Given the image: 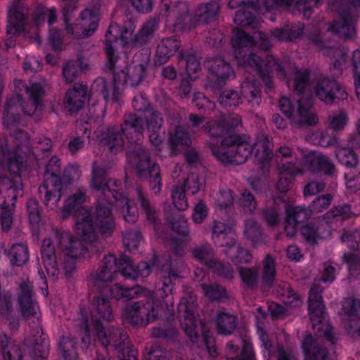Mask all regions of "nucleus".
<instances>
[{"label": "nucleus", "mask_w": 360, "mask_h": 360, "mask_svg": "<svg viewBox=\"0 0 360 360\" xmlns=\"http://www.w3.org/2000/svg\"><path fill=\"white\" fill-rule=\"evenodd\" d=\"M231 44L234 49L236 58L238 65L245 68H251L255 70L259 77L270 89L272 82L270 73L276 71V74L282 78L286 75L285 64L278 63L273 56L266 55L264 59L250 51L248 48L255 44L254 36H250L238 27L233 29Z\"/></svg>", "instance_id": "1"}, {"label": "nucleus", "mask_w": 360, "mask_h": 360, "mask_svg": "<svg viewBox=\"0 0 360 360\" xmlns=\"http://www.w3.org/2000/svg\"><path fill=\"white\" fill-rule=\"evenodd\" d=\"M269 137L262 134L257 141L251 145L243 136L234 134L226 137L219 145H211L212 155L224 165H240L244 163L254 150L256 156L262 153V158L268 157L271 153Z\"/></svg>", "instance_id": "2"}, {"label": "nucleus", "mask_w": 360, "mask_h": 360, "mask_svg": "<svg viewBox=\"0 0 360 360\" xmlns=\"http://www.w3.org/2000/svg\"><path fill=\"white\" fill-rule=\"evenodd\" d=\"M94 329L102 347L111 346L118 360H136L137 350L134 349L129 336L122 329L112 328L108 334L101 321H94Z\"/></svg>", "instance_id": "3"}, {"label": "nucleus", "mask_w": 360, "mask_h": 360, "mask_svg": "<svg viewBox=\"0 0 360 360\" xmlns=\"http://www.w3.org/2000/svg\"><path fill=\"white\" fill-rule=\"evenodd\" d=\"M10 183H0V224L4 232H8L13 224L15 202L18 198L23 195L20 181H15L14 188Z\"/></svg>", "instance_id": "4"}, {"label": "nucleus", "mask_w": 360, "mask_h": 360, "mask_svg": "<svg viewBox=\"0 0 360 360\" xmlns=\"http://www.w3.org/2000/svg\"><path fill=\"white\" fill-rule=\"evenodd\" d=\"M313 92L319 101L328 105L347 98L345 89L333 77L320 76L316 78L313 83Z\"/></svg>", "instance_id": "5"}, {"label": "nucleus", "mask_w": 360, "mask_h": 360, "mask_svg": "<svg viewBox=\"0 0 360 360\" xmlns=\"http://www.w3.org/2000/svg\"><path fill=\"white\" fill-rule=\"evenodd\" d=\"M54 234L58 245L68 257H84L89 255V252H98L101 248L98 239L96 243L90 245L82 238H74L69 232L63 230L55 229Z\"/></svg>", "instance_id": "6"}, {"label": "nucleus", "mask_w": 360, "mask_h": 360, "mask_svg": "<svg viewBox=\"0 0 360 360\" xmlns=\"http://www.w3.org/2000/svg\"><path fill=\"white\" fill-rule=\"evenodd\" d=\"M122 316L131 324L137 326H146L150 322L155 320L158 316L153 299L144 296L143 300L127 305Z\"/></svg>", "instance_id": "7"}, {"label": "nucleus", "mask_w": 360, "mask_h": 360, "mask_svg": "<svg viewBox=\"0 0 360 360\" xmlns=\"http://www.w3.org/2000/svg\"><path fill=\"white\" fill-rule=\"evenodd\" d=\"M115 202L118 200H115L114 198H112L111 202L107 198H98L94 213V222L103 238L110 237L115 230L116 224L111 207V205Z\"/></svg>", "instance_id": "8"}, {"label": "nucleus", "mask_w": 360, "mask_h": 360, "mask_svg": "<svg viewBox=\"0 0 360 360\" xmlns=\"http://www.w3.org/2000/svg\"><path fill=\"white\" fill-rule=\"evenodd\" d=\"M23 108H29L27 105L22 104V96L20 94L15 98L8 99L5 105L4 124L9 131L11 136L17 139L26 138V134L18 127L20 112H24Z\"/></svg>", "instance_id": "9"}, {"label": "nucleus", "mask_w": 360, "mask_h": 360, "mask_svg": "<svg viewBox=\"0 0 360 360\" xmlns=\"http://www.w3.org/2000/svg\"><path fill=\"white\" fill-rule=\"evenodd\" d=\"M241 123V118L236 114L221 115L219 117L207 121L201 129L212 138L224 136L222 141L232 130ZM233 134H231L232 135Z\"/></svg>", "instance_id": "10"}, {"label": "nucleus", "mask_w": 360, "mask_h": 360, "mask_svg": "<svg viewBox=\"0 0 360 360\" xmlns=\"http://www.w3.org/2000/svg\"><path fill=\"white\" fill-rule=\"evenodd\" d=\"M196 302L195 296L187 295L181 300L178 305L181 327L193 342H195L198 338L195 330Z\"/></svg>", "instance_id": "11"}, {"label": "nucleus", "mask_w": 360, "mask_h": 360, "mask_svg": "<svg viewBox=\"0 0 360 360\" xmlns=\"http://www.w3.org/2000/svg\"><path fill=\"white\" fill-rule=\"evenodd\" d=\"M112 179L108 177V168L105 165H98L96 162L93 164L91 187V188L101 192L98 197L107 198L109 202L112 198L118 200L122 198V193L115 189H111L110 183Z\"/></svg>", "instance_id": "12"}, {"label": "nucleus", "mask_w": 360, "mask_h": 360, "mask_svg": "<svg viewBox=\"0 0 360 360\" xmlns=\"http://www.w3.org/2000/svg\"><path fill=\"white\" fill-rule=\"evenodd\" d=\"M75 231L77 234L90 245L97 243V233L95 231L94 214L86 207L78 209L75 214Z\"/></svg>", "instance_id": "13"}, {"label": "nucleus", "mask_w": 360, "mask_h": 360, "mask_svg": "<svg viewBox=\"0 0 360 360\" xmlns=\"http://www.w3.org/2000/svg\"><path fill=\"white\" fill-rule=\"evenodd\" d=\"M309 314L312 328L316 335L323 336L332 345L335 343L333 327L326 321L325 305H309Z\"/></svg>", "instance_id": "14"}, {"label": "nucleus", "mask_w": 360, "mask_h": 360, "mask_svg": "<svg viewBox=\"0 0 360 360\" xmlns=\"http://www.w3.org/2000/svg\"><path fill=\"white\" fill-rule=\"evenodd\" d=\"M28 16V8L21 0H13L8 8V35H16L25 30V25Z\"/></svg>", "instance_id": "15"}, {"label": "nucleus", "mask_w": 360, "mask_h": 360, "mask_svg": "<svg viewBox=\"0 0 360 360\" xmlns=\"http://www.w3.org/2000/svg\"><path fill=\"white\" fill-rule=\"evenodd\" d=\"M120 127L129 143L139 142L145 130L143 117L136 112H127L123 116Z\"/></svg>", "instance_id": "16"}, {"label": "nucleus", "mask_w": 360, "mask_h": 360, "mask_svg": "<svg viewBox=\"0 0 360 360\" xmlns=\"http://www.w3.org/2000/svg\"><path fill=\"white\" fill-rule=\"evenodd\" d=\"M351 6H347L339 10L340 16L335 20L329 29L340 37L345 39H352L356 37L354 19L351 14Z\"/></svg>", "instance_id": "17"}, {"label": "nucleus", "mask_w": 360, "mask_h": 360, "mask_svg": "<svg viewBox=\"0 0 360 360\" xmlns=\"http://www.w3.org/2000/svg\"><path fill=\"white\" fill-rule=\"evenodd\" d=\"M304 167L312 174H323L332 176L335 172V165L329 158L321 153L313 151L304 158Z\"/></svg>", "instance_id": "18"}, {"label": "nucleus", "mask_w": 360, "mask_h": 360, "mask_svg": "<svg viewBox=\"0 0 360 360\" xmlns=\"http://www.w3.org/2000/svg\"><path fill=\"white\" fill-rule=\"evenodd\" d=\"M44 179L39 186L38 192L47 209L55 210L58 206L63 193V184L58 179Z\"/></svg>", "instance_id": "19"}, {"label": "nucleus", "mask_w": 360, "mask_h": 360, "mask_svg": "<svg viewBox=\"0 0 360 360\" xmlns=\"http://www.w3.org/2000/svg\"><path fill=\"white\" fill-rule=\"evenodd\" d=\"M88 98V86L84 83H75L65 94L64 107L70 113L77 112L84 108Z\"/></svg>", "instance_id": "20"}, {"label": "nucleus", "mask_w": 360, "mask_h": 360, "mask_svg": "<svg viewBox=\"0 0 360 360\" xmlns=\"http://www.w3.org/2000/svg\"><path fill=\"white\" fill-rule=\"evenodd\" d=\"M126 156L129 164L135 167L136 175L144 174L145 169L152 165L148 150L139 142L130 143L127 147Z\"/></svg>", "instance_id": "21"}, {"label": "nucleus", "mask_w": 360, "mask_h": 360, "mask_svg": "<svg viewBox=\"0 0 360 360\" xmlns=\"http://www.w3.org/2000/svg\"><path fill=\"white\" fill-rule=\"evenodd\" d=\"M285 212L284 230L289 237L294 236L297 233V226L307 222L312 214L309 207L302 206L288 207Z\"/></svg>", "instance_id": "22"}, {"label": "nucleus", "mask_w": 360, "mask_h": 360, "mask_svg": "<svg viewBox=\"0 0 360 360\" xmlns=\"http://www.w3.org/2000/svg\"><path fill=\"white\" fill-rule=\"evenodd\" d=\"M205 66L211 75L217 79V87L221 88L231 75L233 70L230 64L222 57L207 59L205 61Z\"/></svg>", "instance_id": "23"}, {"label": "nucleus", "mask_w": 360, "mask_h": 360, "mask_svg": "<svg viewBox=\"0 0 360 360\" xmlns=\"http://www.w3.org/2000/svg\"><path fill=\"white\" fill-rule=\"evenodd\" d=\"M102 262L100 269L91 276L94 285L98 288H101L103 283L111 282L119 271L117 258L114 255L105 256Z\"/></svg>", "instance_id": "24"}, {"label": "nucleus", "mask_w": 360, "mask_h": 360, "mask_svg": "<svg viewBox=\"0 0 360 360\" xmlns=\"http://www.w3.org/2000/svg\"><path fill=\"white\" fill-rule=\"evenodd\" d=\"M221 11L219 0H210L198 6L193 20L201 25H211L216 22Z\"/></svg>", "instance_id": "25"}, {"label": "nucleus", "mask_w": 360, "mask_h": 360, "mask_svg": "<svg viewBox=\"0 0 360 360\" xmlns=\"http://www.w3.org/2000/svg\"><path fill=\"white\" fill-rule=\"evenodd\" d=\"M41 256L43 265L49 276L54 278L59 273L57 262L58 253L51 238H45L41 247Z\"/></svg>", "instance_id": "26"}, {"label": "nucleus", "mask_w": 360, "mask_h": 360, "mask_svg": "<svg viewBox=\"0 0 360 360\" xmlns=\"http://www.w3.org/2000/svg\"><path fill=\"white\" fill-rule=\"evenodd\" d=\"M343 311L349 317L346 328L347 333L353 337L360 336V302L353 298L347 299L343 304Z\"/></svg>", "instance_id": "27"}, {"label": "nucleus", "mask_w": 360, "mask_h": 360, "mask_svg": "<svg viewBox=\"0 0 360 360\" xmlns=\"http://www.w3.org/2000/svg\"><path fill=\"white\" fill-rule=\"evenodd\" d=\"M124 133L122 131L121 127L118 128L115 126L106 127L101 134V141L112 154H117L122 151L124 148Z\"/></svg>", "instance_id": "28"}, {"label": "nucleus", "mask_w": 360, "mask_h": 360, "mask_svg": "<svg viewBox=\"0 0 360 360\" xmlns=\"http://www.w3.org/2000/svg\"><path fill=\"white\" fill-rule=\"evenodd\" d=\"M191 257L205 266L210 268L214 263L217 254L213 246L207 241L194 245L189 250Z\"/></svg>", "instance_id": "29"}, {"label": "nucleus", "mask_w": 360, "mask_h": 360, "mask_svg": "<svg viewBox=\"0 0 360 360\" xmlns=\"http://www.w3.org/2000/svg\"><path fill=\"white\" fill-rule=\"evenodd\" d=\"M180 46L181 43L176 39L168 37L162 39L157 46L154 65L160 66L166 63L176 53Z\"/></svg>", "instance_id": "30"}, {"label": "nucleus", "mask_w": 360, "mask_h": 360, "mask_svg": "<svg viewBox=\"0 0 360 360\" xmlns=\"http://www.w3.org/2000/svg\"><path fill=\"white\" fill-rule=\"evenodd\" d=\"M302 347L305 355V360H327L328 350L320 345L316 340L314 339L310 333L305 334Z\"/></svg>", "instance_id": "31"}, {"label": "nucleus", "mask_w": 360, "mask_h": 360, "mask_svg": "<svg viewBox=\"0 0 360 360\" xmlns=\"http://www.w3.org/2000/svg\"><path fill=\"white\" fill-rule=\"evenodd\" d=\"M102 292L105 294V297L108 296L116 300H120L122 298L131 300L139 297L141 295H145L146 291H145L139 285H136L132 288H124L120 284H115L114 285L104 284Z\"/></svg>", "instance_id": "32"}, {"label": "nucleus", "mask_w": 360, "mask_h": 360, "mask_svg": "<svg viewBox=\"0 0 360 360\" xmlns=\"http://www.w3.org/2000/svg\"><path fill=\"white\" fill-rule=\"evenodd\" d=\"M276 262L274 257L268 254L262 262L261 283L264 288L269 289L276 283Z\"/></svg>", "instance_id": "33"}, {"label": "nucleus", "mask_w": 360, "mask_h": 360, "mask_svg": "<svg viewBox=\"0 0 360 360\" xmlns=\"http://www.w3.org/2000/svg\"><path fill=\"white\" fill-rule=\"evenodd\" d=\"M89 69V65L83 58L79 57L77 60L67 62L63 68V75L67 83H72L78 78L81 74Z\"/></svg>", "instance_id": "34"}, {"label": "nucleus", "mask_w": 360, "mask_h": 360, "mask_svg": "<svg viewBox=\"0 0 360 360\" xmlns=\"http://www.w3.org/2000/svg\"><path fill=\"white\" fill-rule=\"evenodd\" d=\"M304 24L299 22L297 24L285 25L280 28L271 31L272 37L283 41H292L298 39L303 33Z\"/></svg>", "instance_id": "35"}, {"label": "nucleus", "mask_w": 360, "mask_h": 360, "mask_svg": "<svg viewBox=\"0 0 360 360\" xmlns=\"http://www.w3.org/2000/svg\"><path fill=\"white\" fill-rule=\"evenodd\" d=\"M92 305L93 311L96 317L93 322L95 320L101 321L100 319L110 321L113 319L111 302L105 295H100L94 297Z\"/></svg>", "instance_id": "36"}, {"label": "nucleus", "mask_w": 360, "mask_h": 360, "mask_svg": "<svg viewBox=\"0 0 360 360\" xmlns=\"http://www.w3.org/2000/svg\"><path fill=\"white\" fill-rule=\"evenodd\" d=\"M250 9L255 10V8L252 2L248 1L243 10L236 13L234 22L241 27L256 30L259 28L260 22Z\"/></svg>", "instance_id": "37"}, {"label": "nucleus", "mask_w": 360, "mask_h": 360, "mask_svg": "<svg viewBox=\"0 0 360 360\" xmlns=\"http://www.w3.org/2000/svg\"><path fill=\"white\" fill-rule=\"evenodd\" d=\"M25 91L29 96V103L27 108H23L24 113L29 116L34 114L37 107L41 103V100L45 95L44 87L39 83L32 84L29 86L25 87Z\"/></svg>", "instance_id": "38"}, {"label": "nucleus", "mask_w": 360, "mask_h": 360, "mask_svg": "<svg viewBox=\"0 0 360 360\" xmlns=\"http://www.w3.org/2000/svg\"><path fill=\"white\" fill-rule=\"evenodd\" d=\"M354 215V214L352 211L351 205L345 203L334 206L323 215V219L327 224H333L351 219Z\"/></svg>", "instance_id": "39"}, {"label": "nucleus", "mask_w": 360, "mask_h": 360, "mask_svg": "<svg viewBox=\"0 0 360 360\" xmlns=\"http://www.w3.org/2000/svg\"><path fill=\"white\" fill-rule=\"evenodd\" d=\"M141 179H147L149 182V186L155 195L160 193L162 189V176L160 166L156 163H153L148 169H145L144 174L137 175Z\"/></svg>", "instance_id": "40"}, {"label": "nucleus", "mask_w": 360, "mask_h": 360, "mask_svg": "<svg viewBox=\"0 0 360 360\" xmlns=\"http://www.w3.org/2000/svg\"><path fill=\"white\" fill-rule=\"evenodd\" d=\"M158 27V21L155 19L147 20L141 27L139 32L131 39L135 46H142L147 44L152 39Z\"/></svg>", "instance_id": "41"}, {"label": "nucleus", "mask_w": 360, "mask_h": 360, "mask_svg": "<svg viewBox=\"0 0 360 360\" xmlns=\"http://www.w3.org/2000/svg\"><path fill=\"white\" fill-rule=\"evenodd\" d=\"M86 200V195L84 192L78 191L70 195L65 202L61 209L63 219H67L70 215L75 217L76 211L82 207L81 205Z\"/></svg>", "instance_id": "42"}, {"label": "nucleus", "mask_w": 360, "mask_h": 360, "mask_svg": "<svg viewBox=\"0 0 360 360\" xmlns=\"http://www.w3.org/2000/svg\"><path fill=\"white\" fill-rule=\"evenodd\" d=\"M169 142L172 155L176 154V147L179 145L188 146L191 140L188 133L183 127L176 126L175 128L169 131Z\"/></svg>", "instance_id": "43"}, {"label": "nucleus", "mask_w": 360, "mask_h": 360, "mask_svg": "<svg viewBox=\"0 0 360 360\" xmlns=\"http://www.w3.org/2000/svg\"><path fill=\"white\" fill-rule=\"evenodd\" d=\"M298 119L295 121L299 126H311L316 124L318 118L311 111V105L307 100L301 98L298 101Z\"/></svg>", "instance_id": "44"}, {"label": "nucleus", "mask_w": 360, "mask_h": 360, "mask_svg": "<svg viewBox=\"0 0 360 360\" xmlns=\"http://www.w3.org/2000/svg\"><path fill=\"white\" fill-rule=\"evenodd\" d=\"M216 323L218 333L230 335L236 328L237 318L230 313L221 311L217 315Z\"/></svg>", "instance_id": "45"}, {"label": "nucleus", "mask_w": 360, "mask_h": 360, "mask_svg": "<svg viewBox=\"0 0 360 360\" xmlns=\"http://www.w3.org/2000/svg\"><path fill=\"white\" fill-rule=\"evenodd\" d=\"M58 349L66 360H78L77 340L71 335H62L58 342Z\"/></svg>", "instance_id": "46"}, {"label": "nucleus", "mask_w": 360, "mask_h": 360, "mask_svg": "<svg viewBox=\"0 0 360 360\" xmlns=\"http://www.w3.org/2000/svg\"><path fill=\"white\" fill-rule=\"evenodd\" d=\"M8 255L13 266H21L29 260L28 248L25 244H14L9 250Z\"/></svg>", "instance_id": "47"}, {"label": "nucleus", "mask_w": 360, "mask_h": 360, "mask_svg": "<svg viewBox=\"0 0 360 360\" xmlns=\"http://www.w3.org/2000/svg\"><path fill=\"white\" fill-rule=\"evenodd\" d=\"M80 20L84 35L89 37L96 30L99 22V17L95 11L91 9H85L80 14Z\"/></svg>", "instance_id": "48"}, {"label": "nucleus", "mask_w": 360, "mask_h": 360, "mask_svg": "<svg viewBox=\"0 0 360 360\" xmlns=\"http://www.w3.org/2000/svg\"><path fill=\"white\" fill-rule=\"evenodd\" d=\"M136 191L137 199L140 202L141 208L144 211L147 221L155 224L158 219V214L156 209L150 204L147 195L144 193L141 187H136Z\"/></svg>", "instance_id": "49"}, {"label": "nucleus", "mask_w": 360, "mask_h": 360, "mask_svg": "<svg viewBox=\"0 0 360 360\" xmlns=\"http://www.w3.org/2000/svg\"><path fill=\"white\" fill-rule=\"evenodd\" d=\"M259 267H243L238 266V271L243 283L250 289L257 287L259 282Z\"/></svg>", "instance_id": "50"}, {"label": "nucleus", "mask_w": 360, "mask_h": 360, "mask_svg": "<svg viewBox=\"0 0 360 360\" xmlns=\"http://www.w3.org/2000/svg\"><path fill=\"white\" fill-rule=\"evenodd\" d=\"M241 96L252 105V107H257L261 103V91L252 82H245L241 86Z\"/></svg>", "instance_id": "51"}, {"label": "nucleus", "mask_w": 360, "mask_h": 360, "mask_svg": "<svg viewBox=\"0 0 360 360\" xmlns=\"http://www.w3.org/2000/svg\"><path fill=\"white\" fill-rule=\"evenodd\" d=\"M167 221L174 231L185 237L189 236L188 222L179 211L168 214Z\"/></svg>", "instance_id": "52"}, {"label": "nucleus", "mask_w": 360, "mask_h": 360, "mask_svg": "<svg viewBox=\"0 0 360 360\" xmlns=\"http://www.w3.org/2000/svg\"><path fill=\"white\" fill-rule=\"evenodd\" d=\"M244 234L253 245L260 243L262 239V229L260 224L254 219L245 221Z\"/></svg>", "instance_id": "53"}, {"label": "nucleus", "mask_w": 360, "mask_h": 360, "mask_svg": "<svg viewBox=\"0 0 360 360\" xmlns=\"http://www.w3.org/2000/svg\"><path fill=\"white\" fill-rule=\"evenodd\" d=\"M180 279L179 275L172 269L168 272H165L161 276V287L160 291L162 292V297H167L173 292V287L176 281Z\"/></svg>", "instance_id": "54"}, {"label": "nucleus", "mask_w": 360, "mask_h": 360, "mask_svg": "<svg viewBox=\"0 0 360 360\" xmlns=\"http://www.w3.org/2000/svg\"><path fill=\"white\" fill-rule=\"evenodd\" d=\"M0 346L4 360H21L22 352L20 347L9 344L6 335L0 337Z\"/></svg>", "instance_id": "55"}, {"label": "nucleus", "mask_w": 360, "mask_h": 360, "mask_svg": "<svg viewBox=\"0 0 360 360\" xmlns=\"http://www.w3.org/2000/svg\"><path fill=\"white\" fill-rule=\"evenodd\" d=\"M336 156L339 161L347 168H356L359 165L358 155L350 147L339 148Z\"/></svg>", "instance_id": "56"}, {"label": "nucleus", "mask_w": 360, "mask_h": 360, "mask_svg": "<svg viewBox=\"0 0 360 360\" xmlns=\"http://www.w3.org/2000/svg\"><path fill=\"white\" fill-rule=\"evenodd\" d=\"M307 37L311 44L320 51H323L326 55L335 54L339 52V50L334 45H331L328 41H323L318 31L309 33Z\"/></svg>", "instance_id": "57"}, {"label": "nucleus", "mask_w": 360, "mask_h": 360, "mask_svg": "<svg viewBox=\"0 0 360 360\" xmlns=\"http://www.w3.org/2000/svg\"><path fill=\"white\" fill-rule=\"evenodd\" d=\"M145 121V129L148 131L160 130L163 125V117L160 112L153 109L148 115L143 117Z\"/></svg>", "instance_id": "58"}, {"label": "nucleus", "mask_w": 360, "mask_h": 360, "mask_svg": "<svg viewBox=\"0 0 360 360\" xmlns=\"http://www.w3.org/2000/svg\"><path fill=\"white\" fill-rule=\"evenodd\" d=\"M348 120V115L346 111L335 112L328 117V127L335 131H342L346 127Z\"/></svg>", "instance_id": "59"}, {"label": "nucleus", "mask_w": 360, "mask_h": 360, "mask_svg": "<svg viewBox=\"0 0 360 360\" xmlns=\"http://www.w3.org/2000/svg\"><path fill=\"white\" fill-rule=\"evenodd\" d=\"M61 165L60 160L56 156H53L46 164L44 171V179L61 180Z\"/></svg>", "instance_id": "60"}, {"label": "nucleus", "mask_w": 360, "mask_h": 360, "mask_svg": "<svg viewBox=\"0 0 360 360\" xmlns=\"http://www.w3.org/2000/svg\"><path fill=\"white\" fill-rule=\"evenodd\" d=\"M117 267L119 272L128 278L135 279L137 276V271L133 265L131 258L127 255H122L117 259Z\"/></svg>", "instance_id": "61"}, {"label": "nucleus", "mask_w": 360, "mask_h": 360, "mask_svg": "<svg viewBox=\"0 0 360 360\" xmlns=\"http://www.w3.org/2000/svg\"><path fill=\"white\" fill-rule=\"evenodd\" d=\"M127 70L128 82L131 86H136L140 84L146 75V66L143 64H138L129 68L124 67Z\"/></svg>", "instance_id": "62"}, {"label": "nucleus", "mask_w": 360, "mask_h": 360, "mask_svg": "<svg viewBox=\"0 0 360 360\" xmlns=\"http://www.w3.org/2000/svg\"><path fill=\"white\" fill-rule=\"evenodd\" d=\"M219 102L224 107H237L242 103V97L236 91L226 90L219 96Z\"/></svg>", "instance_id": "63"}, {"label": "nucleus", "mask_w": 360, "mask_h": 360, "mask_svg": "<svg viewBox=\"0 0 360 360\" xmlns=\"http://www.w3.org/2000/svg\"><path fill=\"white\" fill-rule=\"evenodd\" d=\"M240 342L242 350L240 354L226 356V360H256L251 342L245 338H241Z\"/></svg>", "instance_id": "64"}]
</instances>
